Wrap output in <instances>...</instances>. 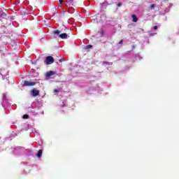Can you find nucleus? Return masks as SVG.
<instances>
[{
    "instance_id": "f257e3e1",
    "label": "nucleus",
    "mask_w": 179,
    "mask_h": 179,
    "mask_svg": "<svg viewBox=\"0 0 179 179\" xmlns=\"http://www.w3.org/2000/svg\"><path fill=\"white\" fill-rule=\"evenodd\" d=\"M61 34V31L58 29L55 30L53 31V34H55V36H59L60 38H62V39L68 38V34L66 33H63L61 34Z\"/></svg>"
},
{
    "instance_id": "f03ea898",
    "label": "nucleus",
    "mask_w": 179,
    "mask_h": 179,
    "mask_svg": "<svg viewBox=\"0 0 179 179\" xmlns=\"http://www.w3.org/2000/svg\"><path fill=\"white\" fill-rule=\"evenodd\" d=\"M44 64H45V65H51V64H54V57H52V56L46 57Z\"/></svg>"
},
{
    "instance_id": "7ed1b4c3",
    "label": "nucleus",
    "mask_w": 179,
    "mask_h": 179,
    "mask_svg": "<svg viewBox=\"0 0 179 179\" xmlns=\"http://www.w3.org/2000/svg\"><path fill=\"white\" fill-rule=\"evenodd\" d=\"M31 94L33 97H36V96H40V91L37 90L36 88H34L31 91Z\"/></svg>"
},
{
    "instance_id": "20e7f679",
    "label": "nucleus",
    "mask_w": 179,
    "mask_h": 179,
    "mask_svg": "<svg viewBox=\"0 0 179 179\" xmlns=\"http://www.w3.org/2000/svg\"><path fill=\"white\" fill-rule=\"evenodd\" d=\"M24 86H34L36 85V82H29L27 80H25L24 82Z\"/></svg>"
},
{
    "instance_id": "39448f33",
    "label": "nucleus",
    "mask_w": 179,
    "mask_h": 179,
    "mask_svg": "<svg viewBox=\"0 0 179 179\" xmlns=\"http://www.w3.org/2000/svg\"><path fill=\"white\" fill-rule=\"evenodd\" d=\"M54 75H55V71H50L46 73L47 78H50Z\"/></svg>"
},
{
    "instance_id": "423d86ee",
    "label": "nucleus",
    "mask_w": 179,
    "mask_h": 179,
    "mask_svg": "<svg viewBox=\"0 0 179 179\" xmlns=\"http://www.w3.org/2000/svg\"><path fill=\"white\" fill-rule=\"evenodd\" d=\"M131 17H132L133 22H134V23H136V22H138V17H136V15L133 14V15H131Z\"/></svg>"
},
{
    "instance_id": "0eeeda50",
    "label": "nucleus",
    "mask_w": 179,
    "mask_h": 179,
    "mask_svg": "<svg viewBox=\"0 0 179 179\" xmlns=\"http://www.w3.org/2000/svg\"><path fill=\"white\" fill-rule=\"evenodd\" d=\"M41 155H43V150H39L38 151L37 157H41Z\"/></svg>"
},
{
    "instance_id": "6e6552de",
    "label": "nucleus",
    "mask_w": 179,
    "mask_h": 179,
    "mask_svg": "<svg viewBox=\"0 0 179 179\" xmlns=\"http://www.w3.org/2000/svg\"><path fill=\"white\" fill-rule=\"evenodd\" d=\"M93 47L92 45H88L85 46V50H90Z\"/></svg>"
},
{
    "instance_id": "1a4fd4ad",
    "label": "nucleus",
    "mask_w": 179,
    "mask_h": 179,
    "mask_svg": "<svg viewBox=\"0 0 179 179\" xmlns=\"http://www.w3.org/2000/svg\"><path fill=\"white\" fill-rule=\"evenodd\" d=\"M22 118H23L24 120H27V119H29V115H24L22 116Z\"/></svg>"
},
{
    "instance_id": "9d476101",
    "label": "nucleus",
    "mask_w": 179,
    "mask_h": 179,
    "mask_svg": "<svg viewBox=\"0 0 179 179\" xmlns=\"http://www.w3.org/2000/svg\"><path fill=\"white\" fill-rule=\"evenodd\" d=\"M59 2L60 5H62V3H64V1H62V0H59Z\"/></svg>"
},
{
    "instance_id": "9b49d317",
    "label": "nucleus",
    "mask_w": 179,
    "mask_h": 179,
    "mask_svg": "<svg viewBox=\"0 0 179 179\" xmlns=\"http://www.w3.org/2000/svg\"><path fill=\"white\" fill-rule=\"evenodd\" d=\"M117 6H122V3H118Z\"/></svg>"
},
{
    "instance_id": "f8f14e48",
    "label": "nucleus",
    "mask_w": 179,
    "mask_h": 179,
    "mask_svg": "<svg viewBox=\"0 0 179 179\" xmlns=\"http://www.w3.org/2000/svg\"><path fill=\"white\" fill-rule=\"evenodd\" d=\"M150 8H151V9L153 8H155V4H152V5L150 6Z\"/></svg>"
},
{
    "instance_id": "ddd939ff",
    "label": "nucleus",
    "mask_w": 179,
    "mask_h": 179,
    "mask_svg": "<svg viewBox=\"0 0 179 179\" xmlns=\"http://www.w3.org/2000/svg\"><path fill=\"white\" fill-rule=\"evenodd\" d=\"M122 43H124V41L121 40L120 41L119 44H122Z\"/></svg>"
},
{
    "instance_id": "4468645a",
    "label": "nucleus",
    "mask_w": 179,
    "mask_h": 179,
    "mask_svg": "<svg viewBox=\"0 0 179 179\" xmlns=\"http://www.w3.org/2000/svg\"><path fill=\"white\" fill-rule=\"evenodd\" d=\"M54 93H58V90H54Z\"/></svg>"
},
{
    "instance_id": "2eb2a0df",
    "label": "nucleus",
    "mask_w": 179,
    "mask_h": 179,
    "mask_svg": "<svg viewBox=\"0 0 179 179\" xmlns=\"http://www.w3.org/2000/svg\"><path fill=\"white\" fill-rule=\"evenodd\" d=\"M154 29H155V30H157V26H155V27H154Z\"/></svg>"
},
{
    "instance_id": "dca6fc26",
    "label": "nucleus",
    "mask_w": 179,
    "mask_h": 179,
    "mask_svg": "<svg viewBox=\"0 0 179 179\" xmlns=\"http://www.w3.org/2000/svg\"><path fill=\"white\" fill-rule=\"evenodd\" d=\"M69 2H73V0H69Z\"/></svg>"
}]
</instances>
